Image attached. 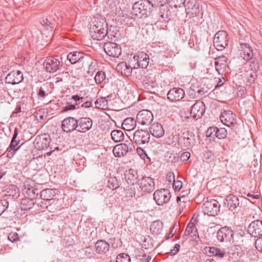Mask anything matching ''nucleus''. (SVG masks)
I'll use <instances>...</instances> for the list:
<instances>
[{"label":"nucleus","instance_id":"42","mask_svg":"<svg viewBox=\"0 0 262 262\" xmlns=\"http://www.w3.org/2000/svg\"><path fill=\"white\" fill-rule=\"evenodd\" d=\"M107 186L112 190L117 189L119 187V184L116 178H110L108 181Z\"/></svg>","mask_w":262,"mask_h":262},{"label":"nucleus","instance_id":"9","mask_svg":"<svg viewBox=\"0 0 262 262\" xmlns=\"http://www.w3.org/2000/svg\"><path fill=\"white\" fill-rule=\"evenodd\" d=\"M233 231L229 227L220 228L217 232V238L221 242H230L233 239Z\"/></svg>","mask_w":262,"mask_h":262},{"label":"nucleus","instance_id":"26","mask_svg":"<svg viewBox=\"0 0 262 262\" xmlns=\"http://www.w3.org/2000/svg\"><path fill=\"white\" fill-rule=\"evenodd\" d=\"M116 70L118 72L121 73L122 75L129 76L132 72V67L125 62H122L117 64Z\"/></svg>","mask_w":262,"mask_h":262},{"label":"nucleus","instance_id":"33","mask_svg":"<svg viewBox=\"0 0 262 262\" xmlns=\"http://www.w3.org/2000/svg\"><path fill=\"white\" fill-rule=\"evenodd\" d=\"M185 93L181 88H173L171 89L167 94V98H184Z\"/></svg>","mask_w":262,"mask_h":262},{"label":"nucleus","instance_id":"15","mask_svg":"<svg viewBox=\"0 0 262 262\" xmlns=\"http://www.w3.org/2000/svg\"><path fill=\"white\" fill-rule=\"evenodd\" d=\"M60 66V61L53 57L48 58L43 63L46 71L49 73L56 72L59 69Z\"/></svg>","mask_w":262,"mask_h":262},{"label":"nucleus","instance_id":"19","mask_svg":"<svg viewBox=\"0 0 262 262\" xmlns=\"http://www.w3.org/2000/svg\"><path fill=\"white\" fill-rule=\"evenodd\" d=\"M105 33L106 34L105 38H107L111 41H116L120 39L121 34L116 27L111 26L108 28L107 26Z\"/></svg>","mask_w":262,"mask_h":262},{"label":"nucleus","instance_id":"41","mask_svg":"<svg viewBox=\"0 0 262 262\" xmlns=\"http://www.w3.org/2000/svg\"><path fill=\"white\" fill-rule=\"evenodd\" d=\"M107 99H97L95 102V107L99 109L105 110L107 108Z\"/></svg>","mask_w":262,"mask_h":262},{"label":"nucleus","instance_id":"7","mask_svg":"<svg viewBox=\"0 0 262 262\" xmlns=\"http://www.w3.org/2000/svg\"><path fill=\"white\" fill-rule=\"evenodd\" d=\"M152 113L148 110L139 111L136 116V121L142 125H149L153 121Z\"/></svg>","mask_w":262,"mask_h":262},{"label":"nucleus","instance_id":"14","mask_svg":"<svg viewBox=\"0 0 262 262\" xmlns=\"http://www.w3.org/2000/svg\"><path fill=\"white\" fill-rule=\"evenodd\" d=\"M205 106L204 102L198 101L192 106L190 114L193 115L195 120L201 118L205 113Z\"/></svg>","mask_w":262,"mask_h":262},{"label":"nucleus","instance_id":"1","mask_svg":"<svg viewBox=\"0 0 262 262\" xmlns=\"http://www.w3.org/2000/svg\"><path fill=\"white\" fill-rule=\"evenodd\" d=\"M107 27V24L105 18L101 16L93 17L90 26V33L92 38L98 40L105 39V32Z\"/></svg>","mask_w":262,"mask_h":262},{"label":"nucleus","instance_id":"11","mask_svg":"<svg viewBox=\"0 0 262 262\" xmlns=\"http://www.w3.org/2000/svg\"><path fill=\"white\" fill-rule=\"evenodd\" d=\"M248 231L252 236L260 238L262 236V222L259 220L252 222L248 226Z\"/></svg>","mask_w":262,"mask_h":262},{"label":"nucleus","instance_id":"61","mask_svg":"<svg viewBox=\"0 0 262 262\" xmlns=\"http://www.w3.org/2000/svg\"><path fill=\"white\" fill-rule=\"evenodd\" d=\"M190 154L188 151H185L182 154L180 159L183 162H186L190 158Z\"/></svg>","mask_w":262,"mask_h":262},{"label":"nucleus","instance_id":"60","mask_svg":"<svg viewBox=\"0 0 262 262\" xmlns=\"http://www.w3.org/2000/svg\"><path fill=\"white\" fill-rule=\"evenodd\" d=\"M182 187V182L181 181H174L173 183V187L176 191H179Z\"/></svg>","mask_w":262,"mask_h":262},{"label":"nucleus","instance_id":"54","mask_svg":"<svg viewBox=\"0 0 262 262\" xmlns=\"http://www.w3.org/2000/svg\"><path fill=\"white\" fill-rule=\"evenodd\" d=\"M137 152L138 154L140 156L141 158H142L145 161L146 160H149V158L147 156L145 151L143 150V148L141 147H138L137 148Z\"/></svg>","mask_w":262,"mask_h":262},{"label":"nucleus","instance_id":"32","mask_svg":"<svg viewBox=\"0 0 262 262\" xmlns=\"http://www.w3.org/2000/svg\"><path fill=\"white\" fill-rule=\"evenodd\" d=\"M136 120L132 117L126 118L122 124V127L123 129L127 131L133 130L136 126Z\"/></svg>","mask_w":262,"mask_h":262},{"label":"nucleus","instance_id":"48","mask_svg":"<svg viewBox=\"0 0 262 262\" xmlns=\"http://www.w3.org/2000/svg\"><path fill=\"white\" fill-rule=\"evenodd\" d=\"M227 135V130L225 128H217L216 137L219 139H224Z\"/></svg>","mask_w":262,"mask_h":262},{"label":"nucleus","instance_id":"62","mask_svg":"<svg viewBox=\"0 0 262 262\" xmlns=\"http://www.w3.org/2000/svg\"><path fill=\"white\" fill-rule=\"evenodd\" d=\"M178 226L176 225H173L171 227V231L168 235L167 239H169L174 234L176 233L177 230Z\"/></svg>","mask_w":262,"mask_h":262},{"label":"nucleus","instance_id":"49","mask_svg":"<svg viewBox=\"0 0 262 262\" xmlns=\"http://www.w3.org/2000/svg\"><path fill=\"white\" fill-rule=\"evenodd\" d=\"M9 206V202L7 200L0 201V215L6 210Z\"/></svg>","mask_w":262,"mask_h":262},{"label":"nucleus","instance_id":"30","mask_svg":"<svg viewBox=\"0 0 262 262\" xmlns=\"http://www.w3.org/2000/svg\"><path fill=\"white\" fill-rule=\"evenodd\" d=\"M95 248L98 253H106L108 251L110 245L103 240L98 241L95 244Z\"/></svg>","mask_w":262,"mask_h":262},{"label":"nucleus","instance_id":"27","mask_svg":"<svg viewBox=\"0 0 262 262\" xmlns=\"http://www.w3.org/2000/svg\"><path fill=\"white\" fill-rule=\"evenodd\" d=\"M138 65L141 68H146L149 63V56L144 52H141L136 57Z\"/></svg>","mask_w":262,"mask_h":262},{"label":"nucleus","instance_id":"37","mask_svg":"<svg viewBox=\"0 0 262 262\" xmlns=\"http://www.w3.org/2000/svg\"><path fill=\"white\" fill-rule=\"evenodd\" d=\"M19 141L17 142L16 140L12 139L9 147L8 148L7 156L9 158L12 157L15 154L19 147H17Z\"/></svg>","mask_w":262,"mask_h":262},{"label":"nucleus","instance_id":"57","mask_svg":"<svg viewBox=\"0 0 262 262\" xmlns=\"http://www.w3.org/2000/svg\"><path fill=\"white\" fill-rule=\"evenodd\" d=\"M183 122H186L187 124H192L193 120H195L193 117V115L191 114L189 116H184L182 117Z\"/></svg>","mask_w":262,"mask_h":262},{"label":"nucleus","instance_id":"4","mask_svg":"<svg viewBox=\"0 0 262 262\" xmlns=\"http://www.w3.org/2000/svg\"><path fill=\"white\" fill-rule=\"evenodd\" d=\"M171 193L167 189L157 190L154 193V199L157 205L163 206L167 204L170 200Z\"/></svg>","mask_w":262,"mask_h":262},{"label":"nucleus","instance_id":"46","mask_svg":"<svg viewBox=\"0 0 262 262\" xmlns=\"http://www.w3.org/2000/svg\"><path fill=\"white\" fill-rule=\"evenodd\" d=\"M186 14L190 17L196 16L199 13V6L193 7V8H186Z\"/></svg>","mask_w":262,"mask_h":262},{"label":"nucleus","instance_id":"43","mask_svg":"<svg viewBox=\"0 0 262 262\" xmlns=\"http://www.w3.org/2000/svg\"><path fill=\"white\" fill-rule=\"evenodd\" d=\"M80 99H73V102H67L66 105L62 107L63 112H67L68 111L74 110L76 108V106L77 104V100Z\"/></svg>","mask_w":262,"mask_h":262},{"label":"nucleus","instance_id":"47","mask_svg":"<svg viewBox=\"0 0 262 262\" xmlns=\"http://www.w3.org/2000/svg\"><path fill=\"white\" fill-rule=\"evenodd\" d=\"M116 262H130V258L127 254H120L117 256Z\"/></svg>","mask_w":262,"mask_h":262},{"label":"nucleus","instance_id":"2","mask_svg":"<svg viewBox=\"0 0 262 262\" xmlns=\"http://www.w3.org/2000/svg\"><path fill=\"white\" fill-rule=\"evenodd\" d=\"M152 5L149 1L141 0L133 6L132 13L139 18L146 17L152 11Z\"/></svg>","mask_w":262,"mask_h":262},{"label":"nucleus","instance_id":"24","mask_svg":"<svg viewBox=\"0 0 262 262\" xmlns=\"http://www.w3.org/2000/svg\"><path fill=\"white\" fill-rule=\"evenodd\" d=\"M138 177L137 170L133 169H129L125 173V178L126 182L132 185L138 183L139 181Z\"/></svg>","mask_w":262,"mask_h":262},{"label":"nucleus","instance_id":"40","mask_svg":"<svg viewBox=\"0 0 262 262\" xmlns=\"http://www.w3.org/2000/svg\"><path fill=\"white\" fill-rule=\"evenodd\" d=\"M105 79V73L102 71L97 72L95 76V81L97 84L102 83Z\"/></svg>","mask_w":262,"mask_h":262},{"label":"nucleus","instance_id":"50","mask_svg":"<svg viewBox=\"0 0 262 262\" xmlns=\"http://www.w3.org/2000/svg\"><path fill=\"white\" fill-rule=\"evenodd\" d=\"M40 24L47 30L53 28L52 24L47 18H42L41 19Z\"/></svg>","mask_w":262,"mask_h":262},{"label":"nucleus","instance_id":"3","mask_svg":"<svg viewBox=\"0 0 262 262\" xmlns=\"http://www.w3.org/2000/svg\"><path fill=\"white\" fill-rule=\"evenodd\" d=\"M119 3L117 0H113L110 3V11L108 14L116 22L122 23L124 21V13L120 7H118Z\"/></svg>","mask_w":262,"mask_h":262},{"label":"nucleus","instance_id":"23","mask_svg":"<svg viewBox=\"0 0 262 262\" xmlns=\"http://www.w3.org/2000/svg\"><path fill=\"white\" fill-rule=\"evenodd\" d=\"M50 138L48 135H43L35 140V146L39 150L46 149L49 145Z\"/></svg>","mask_w":262,"mask_h":262},{"label":"nucleus","instance_id":"21","mask_svg":"<svg viewBox=\"0 0 262 262\" xmlns=\"http://www.w3.org/2000/svg\"><path fill=\"white\" fill-rule=\"evenodd\" d=\"M225 204H227L229 209H230L233 213L236 211L237 208L241 207V203L238 198L233 194H230L227 196Z\"/></svg>","mask_w":262,"mask_h":262},{"label":"nucleus","instance_id":"17","mask_svg":"<svg viewBox=\"0 0 262 262\" xmlns=\"http://www.w3.org/2000/svg\"><path fill=\"white\" fill-rule=\"evenodd\" d=\"M77 120L73 117L65 118L62 122L61 127L63 130L67 133H70L77 130Z\"/></svg>","mask_w":262,"mask_h":262},{"label":"nucleus","instance_id":"52","mask_svg":"<svg viewBox=\"0 0 262 262\" xmlns=\"http://www.w3.org/2000/svg\"><path fill=\"white\" fill-rule=\"evenodd\" d=\"M215 67L216 70L220 74L221 72H224L226 70V63L215 62Z\"/></svg>","mask_w":262,"mask_h":262},{"label":"nucleus","instance_id":"44","mask_svg":"<svg viewBox=\"0 0 262 262\" xmlns=\"http://www.w3.org/2000/svg\"><path fill=\"white\" fill-rule=\"evenodd\" d=\"M168 4L175 8H181L184 5L185 0H167Z\"/></svg>","mask_w":262,"mask_h":262},{"label":"nucleus","instance_id":"12","mask_svg":"<svg viewBox=\"0 0 262 262\" xmlns=\"http://www.w3.org/2000/svg\"><path fill=\"white\" fill-rule=\"evenodd\" d=\"M150 139V135L148 132L144 130H136L133 135V140L139 145L148 143Z\"/></svg>","mask_w":262,"mask_h":262},{"label":"nucleus","instance_id":"10","mask_svg":"<svg viewBox=\"0 0 262 262\" xmlns=\"http://www.w3.org/2000/svg\"><path fill=\"white\" fill-rule=\"evenodd\" d=\"M105 53L110 56L118 57L121 54V47L116 43L107 42L104 45Z\"/></svg>","mask_w":262,"mask_h":262},{"label":"nucleus","instance_id":"59","mask_svg":"<svg viewBox=\"0 0 262 262\" xmlns=\"http://www.w3.org/2000/svg\"><path fill=\"white\" fill-rule=\"evenodd\" d=\"M36 94L38 97H45L47 96L46 92L42 87H40L38 90H36Z\"/></svg>","mask_w":262,"mask_h":262},{"label":"nucleus","instance_id":"34","mask_svg":"<svg viewBox=\"0 0 262 262\" xmlns=\"http://www.w3.org/2000/svg\"><path fill=\"white\" fill-rule=\"evenodd\" d=\"M58 190L54 189H46L40 192V197L45 200H50L57 193Z\"/></svg>","mask_w":262,"mask_h":262},{"label":"nucleus","instance_id":"56","mask_svg":"<svg viewBox=\"0 0 262 262\" xmlns=\"http://www.w3.org/2000/svg\"><path fill=\"white\" fill-rule=\"evenodd\" d=\"M8 239L11 242H15L19 240V237L16 232H11L8 236Z\"/></svg>","mask_w":262,"mask_h":262},{"label":"nucleus","instance_id":"18","mask_svg":"<svg viewBox=\"0 0 262 262\" xmlns=\"http://www.w3.org/2000/svg\"><path fill=\"white\" fill-rule=\"evenodd\" d=\"M204 252L208 256H215L220 259L223 258L226 255V251L215 247H206Z\"/></svg>","mask_w":262,"mask_h":262},{"label":"nucleus","instance_id":"16","mask_svg":"<svg viewBox=\"0 0 262 262\" xmlns=\"http://www.w3.org/2000/svg\"><path fill=\"white\" fill-rule=\"evenodd\" d=\"M220 119L222 122L228 126L236 124V116L230 111H225L222 112Z\"/></svg>","mask_w":262,"mask_h":262},{"label":"nucleus","instance_id":"58","mask_svg":"<svg viewBox=\"0 0 262 262\" xmlns=\"http://www.w3.org/2000/svg\"><path fill=\"white\" fill-rule=\"evenodd\" d=\"M192 135H190L189 137H185V133H183L182 134V138H183L185 146L186 147H189L192 145V143H191V137Z\"/></svg>","mask_w":262,"mask_h":262},{"label":"nucleus","instance_id":"38","mask_svg":"<svg viewBox=\"0 0 262 262\" xmlns=\"http://www.w3.org/2000/svg\"><path fill=\"white\" fill-rule=\"evenodd\" d=\"M111 137L114 141L119 142L123 141L124 136L121 130H114L111 133Z\"/></svg>","mask_w":262,"mask_h":262},{"label":"nucleus","instance_id":"64","mask_svg":"<svg viewBox=\"0 0 262 262\" xmlns=\"http://www.w3.org/2000/svg\"><path fill=\"white\" fill-rule=\"evenodd\" d=\"M166 180L169 182H174V181H176L175 180V176L173 173L169 172L167 174L166 176Z\"/></svg>","mask_w":262,"mask_h":262},{"label":"nucleus","instance_id":"13","mask_svg":"<svg viewBox=\"0 0 262 262\" xmlns=\"http://www.w3.org/2000/svg\"><path fill=\"white\" fill-rule=\"evenodd\" d=\"M24 80L23 74L20 71H13L9 73L6 77V83L13 85L18 84Z\"/></svg>","mask_w":262,"mask_h":262},{"label":"nucleus","instance_id":"6","mask_svg":"<svg viewBox=\"0 0 262 262\" xmlns=\"http://www.w3.org/2000/svg\"><path fill=\"white\" fill-rule=\"evenodd\" d=\"M220 205L215 200L205 202L202 206V210L204 214L209 216H215L220 211Z\"/></svg>","mask_w":262,"mask_h":262},{"label":"nucleus","instance_id":"29","mask_svg":"<svg viewBox=\"0 0 262 262\" xmlns=\"http://www.w3.org/2000/svg\"><path fill=\"white\" fill-rule=\"evenodd\" d=\"M67 59L72 64L84 60L83 54L79 52H72L67 55Z\"/></svg>","mask_w":262,"mask_h":262},{"label":"nucleus","instance_id":"53","mask_svg":"<svg viewBox=\"0 0 262 262\" xmlns=\"http://www.w3.org/2000/svg\"><path fill=\"white\" fill-rule=\"evenodd\" d=\"M150 241V240L149 238L145 239L142 244V248L145 249L152 250L154 248V245Z\"/></svg>","mask_w":262,"mask_h":262},{"label":"nucleus","instance_id":"36","mask_svg":"<svg viewBox=\"0 0 262 262\" xmlns=\"http://www.w3.org/2000/svg\"><path fill=\"white\" fill-rule=\"evenodd\" d=\"M155 76L149 74L146 75L143 80V83L146 88L149 89L150 88H154L155 85Z\"/></svg>","mask_w":262,"mask_h":262},{"label":"nucleus","instance_id":"45","mask_svg":"<svg viewBox=\"0 0 262 262\" xmlns=\"http://www.w3.org/2000/svg\"><path fill=\"white\" fill-rule=\"evenodd\" d=\"M7 193L9 195L11 196H15L17 195L19 193V189L15 185H10L8 188Z\"/></svg>","mask_w":262,"mask_h":262},{"label":"nucleus","instance_id":"5","mask_svg":"<svg viewBox=\"0 0 262 262\" xmlns=\"http://www.w3.org/2000/svg\"><path fill=\"white\" fill-rule=\"evenodd\" d=\"M228 34L226 31H219L215 35L213 43L218 51H222L228 45Z\"/></svg>","mask_w":262,"mask_h":262},{"label":"nucleus","instance_id":"20","mask_svg":"<svg viewBox=\"0 0 262 262\" xmlns=\"http://www.w3.org/2000/svg\"><path fill=\"white\" fill-rule=\"evenodd\" d=\"M92 121L89 118H82L77 120V130L84 133L89 130L92 126Z\"/></svg>","mask_w":262,"mask_h":262},{"label":"nucleus","instance_id":"28","mask_svg":"<svg viewBox=\"0 0 262 262\" xmlns=\"http://www.w3.org/2000/svg\"><path fill=\"white\" fill-rule=\"evenodd\" d=\"M241 48L242 49L241 53V57L246 61H249L251 59L253 56V50L249 45L247 44L241 45Z\"/></svg>","mask_w":262,"mask_h":262},{"label":"nucleus","instance_id":"55","mask_svg":"<svg viewBox=\"0 0 262 262\" xmlns=\"http://www.w3.org/2000/svg\"><path fill=\"white\" fill-rule=\"evenodd\" d=\"M88 63L89 64V69L87 73L89 75H93L95 72L96 63L91 61L90 62H88Z\"/></svg>","mask_w":262,"mask_h":262},{"label":"nucleus","instance_id":"22","mask_svg":"<svg viewBox=\"0 0 262 262\" xmlns=\"http://www.w3.org/2000/svg\"><path fill=\"white\" fill-rule=\"evenodd\" d=\"M140 187L145 191L149 192L153 190L155 188V183L152 178L150 177L142 178L140 183Z\"/></svg>","mask_w":262,"mask_h":262},{"label":"nucleus","instance_id":"31","mask_svg":"<svg viewBox=\"0 0 262 262\" xmlns=\"http://www.w3.org/2000/svg\"><path fill=\"white\" fill-rule=\"evenodd\" d=\"M185 235H190L193 238L199 237L198 229L194 223L192 222H190L188 223L185 231Z\"/></svg>","mask_w":262,"mask_h":262},{"label":"nucleus","instance_id":"25","mask_svg":"<svg viewBox=\"0 0 262 262\" xmlns=\"http://www.w3.org/2000/svg\"><path fill=\"white\" fill-rule=\"evenodd\" d=\"M164 130L162 125L158 123H154L150 128V133L156 138H161L164 135Z\"/></svg>","mask_w":262,"mask_h":262},{"label":"nucleus","instance_id":"39","mask_svg":"<svg viewBox=\"0 0 262 262\" xmlns=\"http://www.w3.org/2000/svg\"><path fill=\"white\" fill-rule=\"evenodd\" d=\"M34 204L35 203L33 200L26 199L21 201V207L24 210H28L31 209Z\"/></svg>","mask_w":262,"mask_h":262},{"label":"nucleus","instance_id":"63","mask_svg":"<svg viewBox=\"0 0 262 262\" xmlns=\"http://www.w3.org/2000/svg\"><path fill=\"white\" fill-rule=\"evenodd\" d=\"M198 6V5L196 4V2L194 1L191 0L189 1L187 3L186 8H193V7H195Z\"/></svg>","mask_w":262,"mask_h":262},{"label":"nucleus","instance_id":"35","mask_svg":"<svg viewBox=\"0 0 262 262\" xmlns=\"http://www.w3.org/2000/svg\"><path fill=\"white\" fill-rule=\"evenodd\" d=\"M162 229L163 223L159 220L153 222L150 226V230L151 234L155 235L160 234Z\"/></svg>","mask_w":262,"mask_h":262},{"label":"nucleus","instance_id":"51","mask_svg":"<svg viewBox=\"0 0 262 262\" xmlns=\"http://www.w3.org/2000/svg\"><path fill=\"white\" fill-rule=\"evenodd\" d=\"M217 128L215 126H211L208 128L206 132V136L212 137H216Z\"/></svg>","mask_w":262,"mask_h":262},{"label":"nucleus","instance_id":"8","mask_svg":"<svg viewBox=\"0 0 262 262\" xmlns=\"http://www.w3.org/2000/svg\"><path fill=\"white\" fill-rule=\"evenodd\" d=\"M135 148L134 145L129 143L128 144L121 143L116 145L113 150L115 157H121L125 155L127 152H132Z\"/></svg>","mask_w":262,"mask_h":262}]
</instances>
